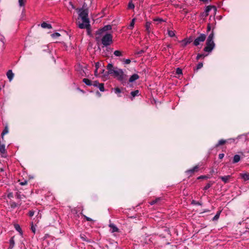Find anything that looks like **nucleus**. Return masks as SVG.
Segmentation results:
<instances>
[{"label": "nucleus", "instance_id": "47", "mask_svg": "<svg viewBox=\"0 0 249 249\" xmlns=\"http://www.w3.org/2000/svg\"><path fill=\"white\" fill-rule=\"evenodd\" d=\"M144 51L143 50H140V51H138L136 53V54L138 55H141L143 53H144Z\"/></svg>", "mask_w": 249, "mask_h": 249}, {"label": "nucleus", "instance_id": "54", "mask_svg": "<svg viewBox=\"0 0 249 249\" xmlns=\"http://www.w3.org/2000/svg\"><path fill=\"white\" fill-rule=\"evenodd\" d=\"M224 156V154H219L218 157L220 159H222L223 158Z\"/></svg>", "mask_w": 249, "mask_h": 249}, {"label": "nucleus", "instance_id": "7", "mask_svg": "<svg viewBox=\"0 0 249 249\" xmlns=\"http://www.w3.org/2000/svg\"><path fill=\"white\" fill-rule=\"evenodd\" d=\"M111 29V26L110 25H107L105 26L103 28L98 30L96 31V35H101L103 32L110 30Z\"/></svg>", "mask_w": 249, "mask_h": 249}, {"label": "nucleus", "instance_id": "59", "mask_svg": "<svg viewBox=\"0 0 249 249\" xmlns=\"http://www.w3.org/2000/svg\"><path fill=\"white\" fill-rule=\"evenodd\" d=\"M97 72H98V69H95V70L94 71V73H95V75H97Z\"/></svg>", "mask_w": 249, "mask_h": 249}, {"label": "nucleus", "instance_id": "6", "mask_svg": "<svg viewBox=\"0 0 249 249\" xmlns=\"http://www.w3.org/2000/svg\"><path fill=\"white\" fill-rule=\"evenodd\" d=\"M199 165H197L194 166L193 168L187 170L185 173L189 176V177H191L195 173L197 172L199 170Z\"/></svg>", "mask_w": 249, "mask_h": 249}, {"label": "nucleus", "instance_id": "2", "mask_svg": "<svg viewBox=\"0 0 249 249\" xmlns=\"http://www.w3.org/2000/svg\"><path fill=\"white\" fill-rule=\"evenodd\" d=\"M77 12L78 13L79 18H80L82 22L79 21H76V24L80 29H89L90 27L89 20L88 18L89 11L87 9H84L83 8L76 9Z\"/></svg>", "mask_w": 249, "mask_h": 249}, {"label": "nucleus", "instance_id": "14", "mask_svg": "<svg viewBox=\"0 0 249 249\" xmlns=\"http://www.w3.org/2000/svg\"><path fill=\"white\" fill-rule=\"evenodd\" d=\"M41 26L43 28L51 29L52 28V25L50 24H48L46 22H43L41 24Z\"/></svg>", "mask_w": 249, "mask_h": 249}, {"label": "nucleus", "instance_id": "4", "mask_svg": "<svg viewBox=\"0 0 249 249\" xmlns=\"http://www.w3.org/2000/svg\"><path fill=\"white\" fill-rule=\"evenodd\" d=\"M215 44L213 41L206 40V46L203 49V51L208 53H211L214 48Z\"/></svg>", "mask_w": 249, "mask_h": 249}, {"label": "nucleus", "instance_id": "26", "mask_svg": "<svg viewBox=\"0 0 249 249\" xmlns=\"http://www.w3.org/2000/svg\"><path fill=\"white\" fill-rule=\"evenodd\" d=\"M8 132V127L7 126H5L4 129H3L2 133H1V137L3 138V137L4 135L7 134Z\"/></svg>", "mask_w": 249, "mask_h": 249}, {"label": "nucleus", "instance_id": "46", "mask_svg": "<svg viewBox=\"0 0 249 249\" xmlns=\"http://www.w3.org/2000/svg\"><path fill=\"white\" fill-rule=\"evenodd\" d=\"M209 15V14L207 13H206L205 11H204L202 14H201V17L202 18H206Z\"/></svg>", "mask_w": 249, "mask_h": 249}, {"label": "nucleus", "instance_id": "37", "mask_svg": "<svg viewBox=\"0 0 249 249\" xmlns=\"http://www.w3.org/2000/svg\"><path fill=\"white\" fill-rule=\"evenodd\" d=\"M14 245H15L14 240L13 239V237H12L10 240V247L11 248H13V247L14 246Z\"/></svg>", "mask_w": 249, "mask_h": 249}, {"label": "nucleus", "instance_id": "40", "mask_svg": "<svg viewBox=\"0 0 249 249\" xmlns=\"http://www.w3.org/2000/svg\"><path fill=\"white\" fill-rule=\"evenodd\" d=\"M98 84H99V83L97 81H94L92 82V85L95 87H98Z\"/></svg>", "mask_w": 249, "mask_h": 249}, {"label": "nucleus", "instance_id": "55", "mask_svg": "<svg viewBox=\"0 0 249 249\" xmlns=\"http://www.w3.org/2000/svg\"><path fill=\"white\" fill-rule=\"evenodd\" d=\"M99 65H100L99 62H97L95 63L96 69H98V68L99 67Z\"/></svg>", "mask_w": 249, "mask_h": 249}, {"label": "nucleus", "instance_id": "8", "mask_svg": "<svg viewBox=\"0 0 249 249\" xmlns=\"http://www.w3.org/2000/svg\"><path fill=\"white\" fill-rule=\"evenodd\" d=\"M192 41L193 39L191 37L184 39L181 41L182 46L185 47L188 44H190L191 42H192Z\"/></svg>", "mask_w": 249, "mask_h": 249}, {"label": "nucleus", "instance_id": "51", "mask_svg": "<svg viewBox=\"0 0 249 249\" xmlns=\"http://www.w3.org/2000/svg\"><path fill=\"white\" fill-rule=\"evenodd\" d=\"M27 181L26 180H24V181L20 182L19 183V184L21 185H25L27 184Z\"/></svg>", "mask_w": 249, "mask_h": 249}, {"label": "nucleus", "instance_id": "20", "mask_svg": "<svg viewBox=\"0 0 249 249\" xmlns=\"http://www.w3.org/2000/svg\"><path fill=\"white\" fill-rule=\"evenodd\" d=\"M83 82L88 86H92V81L89 79L84 78Z\"/></svg>", "mask_w": 249, "mask_h": 249}, {"label": "nucleus", "instance_id": "56", "mask_svg": "<svg viewBox=\"0 0 249 249\" xmlns=\"http://www.w3.org/2000/svg\"><path fill=\"white\" fill-rule=\"evenodd\" d=\"M211 25L210 24H208L207 25V32H209L211 30Z\"/></svg>", "mask_w": 249, "mask_h": 249}, {"label": "nucleus", "instance_id": "28", "mask_svg": "<svg viewBox=\"0 0 249 249\" xmlns=\"http://www.w3.org/2000/svg\"><path fill=\"white\" fill-rule=\"evenodd\" d=\"M135 19L133 18L132 19L130 24L129 25L128 28L129 29H132V28L134 27V24H135Z\"/></svg>", "mask_w": 249, "mask_h": 249}, {"label": "nucleus", "instance_id": "10", "mask_svg": "<svg viewBox=\"0 0 249 249\" xmlns=\"http://www.w3.org/2000/svg\"><path fill=\"white\" fill-rule=\"evenodd\" d=\"M139 78V76L137 74H134L129 79V82H133Z\"/></svg>", "mask_w": 249, "mask_h": 249}, {"label": "nucleus", "instance_id": "50", "mask_svg": "<svg viewBox=\"0 0 249 249\" xmlns=\"http://www.w3.org/2000/svg\"><path fill=\"white\" fill-rule=\"evenodd\" d=\"M130 62H131V61H130V59H125V60H124V63H125V64H130Z\"/></svg>", "mask_w": 249, "mask_h": 249}, {"label": "nucleus", "instance_id": "62", "mask_svg": "<svg viewBox=\"0 0 249 249\" xmlns=\"http://www.w3.org/2000/svg\"><path fill=\"white\" fill-rule=\"evenodd\" d=\"M12 196V194H9L8 195V197H11V196Z\"/></svg>", "mask_w": 249, "mask_h": 249}, {"label": "nucleus", "instance_id": "44", "mask_svg": "<svg viewBox=\"0 0 249 249\" xmlns=\"http://www.w3.org/2000/svg\"><path fill=\"white\" fill-rule=\"evenodd\" d=\"M192 204L194 205H201V203L198 201H196L195 200H193L192 202Z\"/></svg>", "mask_w": 249, "mask_h": 249}, {"label": "nucleus", "instance_id": "11", "mask_svg": "<svg viewBox=\"0 0 249 249\" xmlns=\"http://www.w3.org/2000/svg\"><path fill=\"white\" fill-rule=\"evenodd\" d=\"M213 9L214 10V12H216V8L215 6H212V5H209L206 7L205 11L206 13H208L209 14V12Z\"/></svg>", "mask_w": 249, "mask_h": 249}, {"label": "nucleus", "instance_id": "49", "mask_svg": "<svg viewBox=\"0 0 249 249\" xmlns=\"http://www.w3.org/2000/svg\"><path fill=\"white\" fill-rule=\"evenodd\" d=\"M28 214L29 216L32 217L34 215V212L33 211H30Z\"/></svg>", "mask_w": 249, "mask_h": 249}, {"label": "nucleus", "instance_id": "45", "mask_svg": "<svg viewBox=\"0 0 249 249\" xmlns=\"http://www.w3.org/2000/svg\"><path fill=\"white\" fill-rule=\"evenodd\" d=\"M128 7L129 9H133L135 6L132 2H129L128 3Z\"/></svg>", "mask_w": 249, "mask_h": 249}, {"label": "nucleus", "instance_id": "34", "mask_svg": "<svg viewBox=\"0 0 249 249\" xmlns=\"http://www.w3.org/2000/svg\"><path fill=\"white\" fill-rule=\"evenodd\" d=\"M220 213L221 212L220 211H218L216 214L215 215V216L213 217V221L214 220H217L219 218V216H220Z\"/></svg>", "mask_w": 249, "mask_h": 249}, {"label": "nucleus", "instance_id": "42", "mask_svg": "<svg viewBox=\"0 0 249 249\" xmlns=\"http://www.w3.org/2000/svg\"><path fill=\"white\" fill-rule=\"evenodd\" d=\"M51 36L53 37H57L60 36V34L58 33H55L52 34Z\"/></svg>", "mask_w": 249, "mask_h": 249}, {"label": "nucleus", "instance_id": "36", "mask_svg": "<svg viewBox=\"0 0 249 249\" xmlns=\"http://www.w3.org/2000/svg\"><path fill=\"white\" fill-rule=\"evenodd\" d=\"M114 54L116 56H121L122 55V53L121 51L117 50L114 52Z\"/></svg>", "mask_w": 249, "mask_h": 249}, {"label": "nucleus", "instance_id": "5", "mask_svg": "<svg viewBox=\"0 0 249 249\" xmlns=\"http://www.w3.org/2000/svg\"><path fill=\"white\" fill-rule=\"evenodd\" d=\"M206 36L204 34H201L198 37H197L194 41V45L197 46L199 45L201 42H203L206 39Z\"/></svg>", "mask_w": 249, "mask_h": 249}, {"label": "nucleus", "instance_id": "17", "mask_svg": "<svg viewBox=\"0 0 249 249\" xmlns=\"http://www.w3.org/2000/svg\"><path fill=\"white\" fill-rule=\"evenodd\" d=\"M227 142H228V141L225 140L223 139H221L219 140L218 142V143L215 145V147H218V146L223 145L225 144Z\"/></svg>", "mask_w": 249, "mask_h": 249}, {"label": "nucleus", "instance_id": "3", "mask_svg": "<svg viewBox=\"0 0 249 249\" xmlns=\"http://www.w3.org/2000/svg\"><path fill=\"white\" fill-rule=\"evenodd\" d=\"M95 39L97 42H99L101 40L103 47L109 46L113 42L112 36L111 34L108 33H106L103 36L101 39H100L99 36H96Z\"/></svg>", "mask_w": 249, "mask_h": 249}, {"label": "nucleus", "instance_id": "48", "mask_svg": "<svg viewBox=\"0 0 249 249\" xmlns=\"http://www.w3.org/2000/svg\"><path fill=\"white\" fill-rule=\"evenodd\" d=\"M85 218L86 219L87 221H92V219L86 215H84Z\"/></svg>", "mask_w": 249, "mask_h": 249}, {"label": "nucleus", "instance_id": "61", "mask_svg": "<svg viewBox=\"0 0 249 249\" xmlns=\"http://www.w3.org/2000/svg\"><path fill=\"white\" fill-rule=\"evenodd\" d=\"M110 50V51H111V50H112L111 49V48H107V51L109 52Z\"/></svg>", "mask_w": 249, "mask_h": 249}, {"label": "nucleus", "instance_id": "9", "mask_svg": "<svg viewBox=\"0 0 249 249\" xmlns=\"http://www.w3.org/2000/svg\"><path fill=\"white\" fill-rule=\"evenodd\" d=\"M219 178L224 182L227 183L229 182L230 179L231 178V176L228 175L225 176H220Z\"/></svg>", "mask_w": 249, "mask_h": 249}, {"label": "nucleus", "instance_id": "31", "mask_svg": "<svg viewBox=\"0 0 249 249\" xmlns=\"http://www.w3.org/2000/svg\"><path fill=\"white\" fill-rule=\"evenodd\" d=\"M98 86L97 88H98L101 91H104L105 89H104V84L103 83H99V84L98 85Z\"/></svg>", "mask_w": 249, "mask_h": 249}, {"label": "nucleus", "instance_id": "27", "mask_svg": "<svg viewBox=\"0 0 249 249\" xmlns=\"http://www.w3.org/2000/svg\"><path fill=\"white\" fill-rule=\"evenodd\" d=\"M16 196L17 198L19 199H22L24 197H25V196L23 195H21L20 192H17L16 194Z\"/></svg>", "mask_w": 249, "mask_h": 249}, {"label": "nucleus", "instance_id": "32", "mask_svg": "<svg viewBox=\"0 0 249 249\" xmlns=\"http://www.w3.org/2000/svg\"><path fill=\"white\" fill-rule=\"evenodd\" d=\"M26 2V0H18V4L19 6L24 7Z\"/></svg>", "mask_w": 249, "mask_h": 249}, {"label": "nucleus", "instance_id": "35", "mask_svg": "<svg viewBox=\"0 0 249 249\" xmlns=\"http://www.w3.org/2000/svg\"><path fill=\"white\" fill-rule=\"evenodd\" d=\"M80 237L82 239L83 241H86L88 242H90V240L87 239V238L86 237L85 235H84V234L81 235Z\"/></svg>", "mask_w": 249, "mask_h": 249}, {"label": "nucleus", "instance_id": "63", "mask_svg": "<svg viewBox=\"0 0 249 249\" xmlns=\"http://www.w3.org/2000/svg\"><path fill=\"white\" fill-rule=\"evenodd\" d=\"M104 71H105V70H102V73H104Z\"/></svg>", "mask_w": 249, "mask_h": 249}, {"label": "nucleus", "instance_id": "43", "mask_svg": "<svg viewBox=\"0 0 249 249\" xmlns=\"http://www.w3.org/2000/svg\"><path fill=\"white\" fill-rule=\"evenodd\" d=\"M209 178V177L207 176H200L197 178V179H206V178Z\"/></svg>", "mask_w": 249, "mask_h": 249}, {"label": "nucleus", "instance_id": "12", "mask_svg": "<svg viewBox=\"0 0 249 249\" xmlns=\"http://www.w3.org/2000/svg\"><path fill=\"white\" fill-rule=\"evenodd\" d=\"M6 75L9 81H11L13 78L14 74L13 73L12 70H8L7 72Z\"/></svg>", "mask_w": 249, "mask_h": 249}, {"label": "nucleus", "instance_id": "39", "mask_svg": "<svg viewBox=\"0 0 249 249\" xmlns=\"http://www.w3.org/2000/svg\"><path fill=\"white\" fill-rule=\"evenodd\" d=\"M176 73L177 74H181L182 73V70L179 68H178L176 69Z\"/></svg>", "mask_w": 249, "mask_h": 249}, {"label": "nucleus", "instance_id": "23", "mask_svg": "<svg viewBox=\"0 0 249 249\" xmlns=\"http://www.w3.org/2000/svg\"><path fill=\"white\" fill-rule=\"evenodd\" d=\"M139 93V90H135L134 91H131V93H130V94L132 96L131 100L133 99V98H134L135 96L138 95Z\"/></svg>", "mask_w": 249, "mask_h": 249}, {"label": "nucleus", "instance_id": "1", "mask_svg": "<svg viewBox=\"0 0 249 249\" xmlns=\"http://www.w3.org/2000/svg\"><path fill=\"white\" fill-rule=\"evenodd\" d=\"M107 71H106L104 74L105 77H107L109 74H110L113 75L123 85L126 83L127 79V75L124 73L122 69H119L117 67L114 68L113 65L111 63H109L107 65Z\"/></svg>", "mask_w": 249, "mask_h": 249}, {"label": "nucleus", "instance_id": "22", "mask_svg": "<svg viewBox=\"0 0 249 249\" xmlns=\"http://www.w3.org/2000/svg\"><path fill=\"white\" fill-rule=\"evenodd\" d=\"M214 182L210 181L207 185L204 187V190H208L209 188H210L213 184Z\"/></svg>", "mask_w": 249, "mask_h": 249}, {"label": "nucleus", "instance_id": "64", "mask_svg": "<svg viewBox=\"0 0 249 249\" xmlns=\"http://www.w3.org/2000/svg\"><path fill=\"white\" fill-rule=\"evenodd\" d=\"M229 140V141H230V140H232V142H234V140H233V139H230V140Z\"/></svg>", "mask_w": 249, "mask_h": 249}, {"label": "nucleus", "instance_id": "57", "mask_svg": "<svg viewBox=\"0 0 249 249\" xmlns=\"http://www.w3.org/2000/svg\"><path fill=\"white\" fill-rule=\"evenodd\" d=\"M155 21H160V22H161V21H163V20L161 18H157V19H154Z\"/></svg>", "mask_w": 249, "mask_h": 249}, {"label": "nucleus", "instance_id": "13", "mask_svg": "<svg viewBox=\"0 0 249 249\" xmlns=\"http://www.w3.org/2000/svg\"><path fill=\"white\" fill-rule=\"evenodd\" d=\"M109 227L110 228L111 232H117L119 230L118 228L113 224H110L109 225Z\"/></svg>", "mask_w": 249, "mask_h": 249}, {"label": "nucleus", "instance_id": "30", "mask_svg": "<svg viewBox=\"0 0 249 249\" xmlns=\"http://www.w3.org/2000/svg\"><path fill=\"white\" fill-rule=\"evenodd\" d=\"M5 145L3 144L0 145V152L2 154L5 153Z\"/></svg>", "mask_w": 249, "mask_h": 249}, {"label": "nucleus", "instance_id": "38", "mask_svg": "<svg viewBox=\"0 0 249 249\" xmlns=\"http://www.w3.org/2000/svg\"><path fill=\"white\" fill-rule=\"evenodd\" d=\"M168 34L169 36L170 37H173V36H175V32L173 31H171V30L168 31Z\"/></svg>", "mask_w": 249, "mask_h": 249}, {"label": "nucleus", "instance_id": "53", "mask_svg": "<svg viewBox=\"0 0 249 249\" xmlns=\"http://www.w3.org/2000/svg\"><path fill=\"white\" fill-rule=\"evenodd\" d=\"M69 5L71 6V9H75V6L71 2H69Z\"/></svg>", "mask_w": 249, "mask_h": 249}, {"label": "nucleus", "instance_id": "52", "mask_svg": "<svg viewBox=\"0 0 249 249\" xmlns=\"http://www.w3.org/2000/svg\"><path fill=\"white\" fill-rule=\"evenodd\" d=\"M249 135V132L248 133L246 134H245V135H243L239 136H238V138H240V137H242V136H245V139H246V140H247V137H248V136Z\"/></svg>", "mask_w": 249, "mask_h": 249}, {"label": "nucleus", "instance_id": "15", "mask_svg": "<svg viewBox=\"0 0 249 249\" xmlns=\"http://www.w3.org/2000/svg\"><path fill=\"white\" fill-rule=\"evenodd\" d=\"M161 200V197H158L155 199L152 200L149 203L150 205H152L156 203H159Z\"/></svg>", "mask_w": 249, "mask_h": 249}, {"label": "nucleus", "instance_id": "24", "mask_svg": "<svg viewBox=\"0 0 249 249\" xmlns=\"http://www.w3.org/2000/svg\"><path fill=\"white\" fill-rule=\"evenodd\" d=\"M15 229L19 232V233L22 235V230L20 227V226L18 224H15L14 225Z\"/></svg>", "mask_w": 249, "mask_h": 249}, {"label": "nucleus", "instance_id": "21", "mask_svg": "<svg viewBox=\"0 0 249 249\" xmlns=\"http://www.w3.org/2000/svg\"><path fill=\"white\" fill-rule=\"evenodd\" d=\"M150 26L151 23L149 22H146L145 24V28L146 31L148 34H149L150 32Z\"/></svg>", "mask_w": 249, "mask_h": 249}, {"label": "nucleus", "instance_id": "41", "mask_svg": "<svg viewBox=\"0 0 249 249\" xmlns=\"http://www.w3.org/2000/svg\"><path fill=\"white\" fill-rule=\"evenodd\" d=\"M10 205H11V208H16V207H17L18 204H17V203H16V202H12L11 203Z\"/></svg>", "mask_w": 249, "mask_h": 249}, {"label": "nucleus", "instance_id": "19", "mask_svg": "<svg viewBox=\"0 0 249 249\" xmlns=\"http://www.w3.org/2000/svg\"><path fill=\"white\" fill-rule=\"evenodd\" d=\"M240 160V157L238 155H235L233 157V159L232 160V162L233 163H235L239 161Z\"/></svg>", "mask_w": 249, "mask_h": 249}, {"label": "nucleus", "instance_id": "25", "mask_svg": "<svg viewBox=\"0 0 249 249\" xmlns=\"http://www.w3.org/2000/svg\"><path fill=\"white\" fill-rule=\"evenodd\" d=\"M213 38H214V33L213 30L211 33V34L209 35L207 40H210V41H213Z\"/></svg>", "mask_w": 249, "mask_h": 249}, {"label": "nucleus", "instance_id": "60", "mask_svg": "<svg viewBox=\"0 0 249 249\" xmlns=\"http://www.w3.org/2000/svg\"><path fill=\"white\" fill-rule=\"evenodd\" d=\"M202 1L204 2H208L209 0H201Z\"/></svg>", "mask_w": 249, "mask_h": 249}, {"label": "nucleus", "instance_id": "29", "mask_svg": "<svg viewBox=\"0 0 249 249\" xmlns=\"http://www.w3.org/2000/svg\"><path fill=\"white\" fill-rule=\"evenodd\" d=\"M114 92L118 94V97H121V95L120 93L121 92V90L119 88H116L114 89Z\"/></svg>", "mask_w": 249, "mask_h": 249}, {"label": "nucleus", "instance_id": "16", "mask_svg": "<svg viewBox=\"0 0 249 249\" xmlns=\"http://www.w3.org/2000/svg\"><path fill=\"white\" fill-rule=\"evenodd\" d=\"M240 176L244 180V181H247V180H249V173L241 174Z\"/></svg>", "mask_w": 249, "mask_h": 249}, {"label": "nucleus", "instance_id": "18", "mask_svg": "<svg viewBox=\"0 0 249 249\" xmlns=\"http://www.w3.org/2000/svg\"><path fill=\"white\" fill-rule=\"evenodd\" d=\"M208 54H205V53H198L197 56H196V59L197 60H199V59H201V58H204V57H205L206 56H207L208 55Z\"/></svg>", "mask_w": 249, "mask_h": 249}, {"label": "nucleus", "instance_id": "58", "mask_svg": "<svg viewBox=\"0 0 249 249\" xmlns=\"http://www.w3.org/2000/svg\"><path fill=\"white\" fill-rule=\"evenodd\" d=\"M31 230L32 231L35 233L36 231V228L34 226H32Z\"/></svg>", "mask_w": 249, "mask_h": 249}, {"label": "nucleus", "instance_id": "33", "mask_svg": "<svg viewBox=\"0 0 249 249\" xmlns=\"http://www.w3.org/2000/svg\"><path fill=\"white\" fill-rule=\"evenodd\" d=\"M203 67V63L202 62H199L196 69H194V71H197L198 70L200 69Z\"/></svg>", "mask_w": 249, "mask_h": 249}]
</instances>
